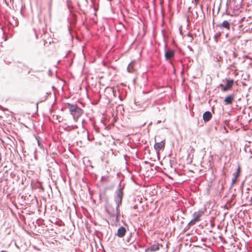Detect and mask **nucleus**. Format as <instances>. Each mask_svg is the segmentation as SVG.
<instances>
[{"label": "nucleus", "instance_id": "obj_13", "mask_svg": "<svg viewBox=\"0 0 252 252\" xmlns=\"http://www.w3.org/2000/svg\"><path fill=\"white\" fill-rule=\"evenodd\" d=\"M159 249V248L158 244H154L149 248V250L151 252L157 251H158Z\"/></svg>", "mask_w": 252, "mask_h": 252}, {"label": "nucleus", "instance_id": "obj_20", "mask_svg": "<svg viewBox=\"0 0 252 252\" xmlns=\"http://www.w3.org/2000/svg\"><path fill=\"white\" fill-rule=\"evenodd\" d=\"M252 189V186L247 189V193H249V191Z\"/></svg>", "mask_w": 252, "mask_h": 252}, {"label": "nucleus", "instance_id": "obj_3", "mask_svg": "<svg viewBox=\"0 0 252 252\" xmlns=\"http://www.w3.org/2000/svg\"><path fill=\"white\" fill-rule=\"evenodd\" d=\"M244 19V18L239 19L238 17H235V20H234L232 23L231 22V20H229V21L227 20H224L222 23L220 24L218 26L221 29H225L226 30H229L230 28L231 24L233 26L238 25L241 23Z\"/></svg>", "mask_w": 252, "mask_h": 252}, {"label": "nucleus", "instance_id": "obj_23", "mask_svg": "<svg viewBox=\"0 0 252 252\" xmlns=\"http://www.w3.org/2000/svg\"><path fill=\"white\" fill-rule=\"evenodd\" d=\"M72 127L73 129H75V128H77L78 127V126L76 125H75V126H72Z\"/></svg>", "mask_w": 252, "mask_h": 252}, {"label": "nucleus", "instance_id": "obj_14", "mask_svg": "<svg viewBox=\"0 0 252 252\" xmlns=\"http://www.w3.org/2000/svg\"><path fill=\"white\" fill-rule=\"evenodd\" d=\"M198 221H197L195 219H192L189 223H188V225L189 226H191V225H193L194 224H195V223L196 222H197Z\"/></svg>", "mask_w": 252, "mask_h": 252}, {"label": "nucleus", "instance_id": "obj_16", "mask_svg": "<svg viewBox=\"0 0 252 252\" xmlns=\"http://www.w3.org/2000/svg\"><path fill=\"white\" fill-rule=\"evenodd\" d=\"M83 133L84 134V136H86L87 138V139L89 140V141H91L90 139V137H89V133H88V131H86V130H84L83 131Z\"/></svg>", "mask_w": 252, "mask_h": 252}, {"label": "nucleus", "instance_id": "obj_19", "mask_svg": "<svg viewBox=\"0 0 252 252\" xmlns=\"http://www.w3.org/2000/svg\"><path fill=\"white\" fill-rule=\"evenodd\" d=\"M131 234L129 233V236L127 237V242H130V237H131Z\"/></svg>", "mask_w": 252, "mask_h": 252}, {"label": "nucleus", "instance_id": "obj_22", "mask_svg": "<svg viewBox=\"0 0 252 252\" xmlns=\"http://www.w3.org/2000/svg\"><path fill=\"white\" fill-rule=\"evenodd\" d=\"M237 178L234 177V178L232 179V184H234L236 182Z\"/></svg>", "mask_w": 252, "mask_h": 252}, {"label": "nucleus", "instance_id": "obj_4", "mask_svg": "<svg viewBox=\"0 0 252 252\" xmlns=\"http://www.w3.org/2000/svg\"><path fill=\"white\" fill-rule=\"evenodd\" d=\"M105 210L106 212L112 217L113 218V220L115 222H118L119 221V218H118V220L116 221V218L117 216V210L116 208L115 209L112 205H108L105 207ZM119 218V216L118 217Z\"/></svg>", "mask_w": 252, "mask_h": 252}, {"label": "nucleus", "instance_id": "obj_2", "mask_svg": "<svg viewBox=\"0 0 252 252\" xmlns=\"http://www.w3.org/2000/svg\"><path fill=\"white\" fill-rule=\"evenodd\" d=\"M67 107L74 121H77L83 113L82 110L76 104L67 103Z\"/></svg>", "mask_w": 252, "mask_h": 252}, {"label": "nucleus", "instance_id": "obj_21", "mask_svg": "<svg viewBox=\"0 0 252 252\" xmlns=\"http://www.w3.org/2000/svg\"><path fill=\"white\" fill-rule=\"evenodd\" d=\"M232 55H233V58H235L237 57V54L234 51L232 53Z\"/></svg>", "mask_w": 252, "mask_h": 252}, {"label": "nucleus", "instance_id": "obj_10", "mask_svg": "<svg viewBox=\"0 0 252 252\" xmlns=\"http://www.w3.org/2000/svg\"><path fill=\"white\" fill-rule=\"evenodd\" d=\"M234 94H232L229 95H227L224 100V102L225 105H229L232 104V102L234 100Z\"/></svg>", "mask_w": 252, "mask_h": 252}, {"label": "nucleus", "instance_id": "obj_18", "mask_svg": "<svg viewBox=\"0 0 252 252\" xmlns=\"http://www.w3.org/2000/svg\"><path fill=\"white\" fill-rule=\"evenodd\" d=\"M72 7H69V9L70 12L71 13V14L72 17L74 19H75L76 18V15L74 13H72Z\"/></svg>", "mask_w": 252, "mask_h": 252}, {"label": "nucleus", "instance_id": "obj_26", "mask_svg": "<svg viewBox=\"0 0 252 252\" xmlns=\"http://www.w3.org/2000/svg\"><path fill=\"white\" fill-rule=\"evenodd\" d=\"M0 252H6V251H3V250H2V251H1Z\"/></svg>", "mask_w": 252, "mask_h": 252}, {"label": "nucleus", "instance_id": "obj_6", "mask_svg": "<svg viewBox=\"0 0 252 252\" xmlns=\"http://www.w3.org/2000/svg\"><path fill=\"white\" fill-rule=\"evenodd\" d=\"M167 45L165 44V58L166 60L173 58L175 56V51L173 50H167Z\"/></svg>", "mask_w": 252, "mask_h": 252}, {"label": "nucleus", "instance_id": "obj_5", "mask_svg": "<svg viewBox=\"0 0 252 252\" xmlns=\"http://www.w3.org/2000/svg\"><path fill=\"white\" fill-rule=\"evenodd\" d=\"M226 84L224 86L223 84H220V86L222 88L221 90L223 92H226L230 89L233 85L234 81L233 79H226Z\"/></svg>", "mask_w": 252, "mask_h": 252}, {"label": "nucleus", "instance_id": "obj_9", "mask_svg": "<svg viewBox=\"0 0 252 252\" xmlns=\"http://www.w3.org/2000/svg\"><path fill=\"white\" fill-rule=\"evenodd\" d=\"M202 117L204 121L205 122H207L211 119L212 117V114L210 111H207L203 113Z\"/></svg>", "mask_w": 252, "mask_h": 252}, {"label": "nucleus", "instance_id": "obj_12", "mask_svg": "<svg viewBox=\"0 0 252 252\" xmlns=\"http://www.w3.org/2000/svg\"><path fill=\"white\" fill-rule=\"evenodd\" d=\"M243 0H233L235 8L239 9L241 8Z\"/></svg>", "mask_w": 252, "mask_h": 252}, {"label": "nucleus", "instance_id": "obj_17", "mask_svg": "<svg viewBox=\"0 0 252 252\" xmlns=\"http://www.w3.org/2000/svg\"><path fill=\"white\" fill-rule=\"evenodd\" d=\"M127 69L129 72H132L133 70V67L130 64L128 65Z\"/></svg>", "mask_w": 252, "mask_h": 252}, {"label": "nucleus", "instance_id": "obj_28", "mask_svg": "<svg viewBox=\"0 0 252 252\" xmlns=\"http://www.w3.org/2000/svg\"><path fill=\"white\" fill-rule=\"evenodd\" d=\"M239 27H242V25H239Z\"/></svg>", "mask_w": 252, "mask_h": 252}, {"label": "nucleus", "instance_id": "obj_11", "mask_svg": "<svg viewBox=\"0 0 252 252\" xmlns=\"http://www.w3.org/2000/svg\"><path fill=\"white\" fill-rule=\"evenodd\" d=\"M164 147V143L163 141L156 143L154 145V148L156 151H160Z\"/></svg>", "mask_w": 252, "mask_h": 252}, {"label": "nucleus", "instance_id": "obj_24", "mask_svg": "<svg viewBox=\"0 0 252 252\" xmlns=\"http://www.w3.org/2000/svg\"><path fill=\"white\" fill-rule=\"evenodd\" d=\"M131 208H133L134 209H136L138 208V206L137 205H134L133 207H131Z\"/></svg>", "mask_w": 252, "mask_h": 252}, {"label": "nucleus", "instance_id": "obj_8", "mask_svg": "<svg viewBox=\"0 0 252 252\" xmlns=\"http://www.w3.org/2000/svg\"><path fill=\"white\" fill-rule=\"evenodd\" d=\"M204 215V211L202 210H199L197 212H195L193 215V218L195 219L197 221L200 220V217Z\"/></svg>", "mask_w": 252, "mask_h": 252}, {"label": "nucleus", "instance_id": "obj_7", "mask_svg": "<svg viewBox=\"0 0 252 252\" xmlns=\"http://www.w3.org/2000/svg\"><path fill=\"white\" fill-rule=\"evenodd\" d=\"M126 232V228L123 226H121V227H120L118 228V229L117 230V232L116 234V235L118 237H119L120 238H122L125 235Z\"/></svg>", "mask_w": 252, "mask_h": 252}, {"label": "nucleus", "instance_id": "obj_25", "mask_svg": "<svg viewBox=\"0 0 252 252\" xmlns=\"http://www.w3.org/2000/svg\"><path fill=\"white\" fill-rule=\"evenodd\" d=\"M188 48H189L190 51H191V50H192V48H191V47L190 46H188Z\"/></svg>", "mask_w": 252, "mask_h": 252}, {"label": "nucleus", "instance_id": "obj_27", "mask_svg": "<svg viewBox=\"0 0 252 252\" xmlns=\"http://www.w3.org/2000/svg\"><path fill=\"white\" fill-rule=\"evenodd\" d=\"M236 196V195H233V197H235Z\"/></svg>", "mask_w": 252, "mask_h": 252}, {"label": "nucleus", "instance_id": "obj_15", "mask_svg": "<svg viewBox=\"0 0 252 252\" xmlns=\"http://www.w3.org/2000/svg\"><path fill=\"white\" fill-rule=\"evenodd\" d=\"M240 172V167H238L237 171L233 174V175L234 176V177L238 178V177L239 176Z\"/></svg>", "mask_w": 252, "mask_h": 252}, {"label": "nucleus", "instance_id": "obj_1", "mask_svg": "<svg viewBox=\"0 0 252 252\" xmlns=\"http://www.w3.org/2000/svg\"><path fill=\"white\" fill-rule=\"evenodd\" d=\"M123 189L121 187V183L119 184V188L116 191L114 195V201L116 204L117 216L116 218V221L118 220V217L120 216V210L119 207L122 204V199L123 198Z\"/></svg>", "mask_w": 252, "mask_h": 252}]
</instances>
